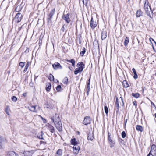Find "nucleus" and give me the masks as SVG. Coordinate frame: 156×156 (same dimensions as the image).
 Segmentation results:
<instances>
[{
    "label": "nucleus",
    "instance_id": "4d7b16f0",
    "mask_svg": "<svg viewBox=\"0 0 156 156\" xmlns=\"http://www.w3.org/2000/svg\"><path fill=\"white\" fill-rule=\"evenodd\" d=\"M127 122V120H126L125 121V125H126V123Z\"/></svg>",
    "mask_w": 156,
    "mask_h": 156
},
{
    "label": "nucleus",
    "instance_id": "37998d69",
    "mask_svg": "<svg viewBox=\"0 0 156 156\" xmlns=\"http://www.w3.org/2000/svg\"><path fill=\"white\" fill-rule=\"evenodd\" d=\"M122 136L123 138H124L126 136V133L125 131H123L122 132Z\"/></svg>",
    "mask_w": 156,
    "mask_h": 156
},
{
    "label": "nucleus",
    "instance_id": "13d9d810",
    "mask_svg": "<svg viewBox=\"0 0 156 156\" xmlns=\"http://www.w3.org/2000/svg\"><path fill=\"white\" fill-rule=\"evenodd\" d=\"M151 13L152 14H153V11L152 10H151Z\"/></svg>",
    "mask_w": 156,
    "mask_h": 156
},
{
    "label": "nucleus",
    "instance_id": "5fc2aeb1",
    "mask_svg": "<svg viewBox=\"0 0 156 156\" xmlns=\"http://www.w3.org/2000/svg\"><path fill=\"white\" fill-rule=\"evenodd\" d=\"M45 105H46V108H50V107H48V104H45Z\"/></svg>",
    "mask_w": 156,
    "mask_h": 156
},
{
    "label": "nucleus",
    "instance_id": "c85d7f7f",
    "mask_svg": "<svg viewBox=\"0 0 156 156\" xmlns=\"http://www.w3.org/2000/svg\"><path fill=\"white\" fill-rule=\"evenodd\" d=\"M67 61L68 62H69L71 63L73 67L75 66V61L74 59H72L71 60H67Z\"/></svg>",
    "mask_w": 156,
    "mask_h": 156
},
{
    "label": "nucleus",
    "instance_id": "2f4dec72",
    "mask_svg": "<svg viewBox=\"0 0 156 156\" xmlns=\"http://www.w3.org/2000/svg\"><path fill=\"white\" fill-rule=\"evenodd\" d=\"M43 133L42 132H41L40 133H39L37 135V137L41 139H44L43 137Z\"/></svg>",
    "mask_w": 156,
    "mask_h": 156
},
{
    "label": "nucleus",
    "instance_id": "aec40b11",
    "mask_svg": "<svg viewBox=\"0 0 156 156\" xmlns=\"http://www.w3.org/2000/svg\"><path fill=\"white\" fill-rule=\"evenodd\" d=\"M36 106H30V107H28L29 110L34 112H37V111L36 110Z\"/></svg>",
    "mask_w": 156,
    "mask_h": 156
},
{
    "label": "nucleus",
    "instance_id": "6e6552de",
    "mask_svg": "<svg viewBox=\"0 0 156 156\" xmlns=\"http://www.w3.org/2000/svg\"><path fill=\"white\" fill-rule=\"evenodd\" d=\"M91 122V119L89 116H86L84 117L83 123L86 125L89 124Z\"/></svg>",
    "mask_w": 156,
    "mask_h": 156
},
{
    "label": "nucleus",
    "instance_id": "4468645a",
    "mask_svg": "<svg viewBox=\"0 0 156 156\" xmlns=\"http://www.w3.org/2000/svg\"><path fill=\"white\" fill-rule=\"evenodd\" d=\"M108 140L109 141V144L110 145V147H112L114 146L115 143L111 139L110 137V135H108Z\"/></svg>",
    "mask_w": 156,
    "mask_h": 156
},
{
    "label": "nucleus",
    "instance_id": "c756f323",
    "mask_svg": "<svg viewBox=\"0 0 156 156\" xmlns=\"http://www.w3.org/2000/svg\"><path fill=\"white\" fill-rule=\"evenodd\" d=\"M132 71H133L134 74L133 78L135 79H137L138 78V75L137 74V73L136 70L134 68H133L132 69Z\"/></svg>",
    "mask_w": 156,
    "mask_h": 156
},
{
    "label": "nucleus",
    "instance_id": "6e6d98bb",
    "mask_svg": "<svg viewBox=\"0 0 156 156\" xmlns=\"http://www.w3.org/2000/svg\"><path fill=\"white\" fill-rule=\"evenodd\" d=\"M26 94H27L26 93H23V96L26 97Z\"/></svg>",
    "mask_w": 156,
    "mask_h": 156
},
{
    "label": "nucleus",
    "instance_id": "f704fd0d",
    "mask_svg": "<svg viewBox=\"0 0 156 156\" xmlns=\"http://www.w3.org/2000/svg\"><path fill=\"white\" fill-rule=\"evenodd\" d=\"M68 81V78L67 77H65L62 80V83L65 84L67 83Z\"/></svg>",
    "mask_w": 156,
    "mask_h": 156
},
{
    "label": "nucleus",
    "instance_id": "052dcab7",
    "mask_svg": "<svg viewBox=\"0 0 156 156\" xmlns=\"http://www.w3.org/2000/svg\"><path fill=\"white\" fill-rule=\"evenodd\" d=\"M154 116L155 117V118H156V113H155V114H154Z\"/></svg>",
    "mask_w": 156,
    "mask_h": 156
},
{
    "label": "nucleus",
    "instance_id": "49530a36",
    "mask_svg": "<svg viewBox=\"0 0 156 156\" xmlns=\"http://www.w3.org/2000/svg\"><path fill=\"white\" fill-rule=\"evenodd\" d=\"M64 25H63L62 27L61 28V30L63 32H64L65 31V28H64Z\"/></svg>",
    "mask_w": 156,
    "mask_h": 156
},
{
    "label": "nucleus",
    "instance_id": "ddd939ff",
    "mask_svg": "<svg viewBox=\"0 0 156 156\" xmlns=\"http://www.w3.org/2000/svg\"><path fill=\"white\" fill-rule=\"evenodd\" d=\"M73 152L76 154H77L78 153L80 150V148L79 146L74 145L73 147Z\"/></svg>",
    "mask_w": 156,
    "mask_h": 156
},
{
    "label": "nucleus",
    "instance_id": "2eb2a0df",
    "mask_svg": "<svg viewBox=\"0 0 156 156\" xmlns=\"http://www.w3.org/2000/svg\"><path fill=\"white\" fill-rule=\"evenodd\" d=\"M83 69H82V68H81L79 67L76 68L74 71V74L75 75L79 73L82 71Z\"/></svg>",
    "mask_w": 156,
    "mask_h": 156
},
{
    "label": "nucleus",
    "instance_id": "ea45409f",
    "mask_svg": "<svg viewBox=\"0 0 156 156\" xmlns=\"http://www.w3.org/2000/svg\"><path fill=\"white\" fill-rule=\"evenodd\" d=\"M132 95L133 97H134L135 98H139L140 96V94L139 93H133L132 94Z\"/></svg>",
    "mask_w": 156,
    "mask_h": 156
},
{
    "label": "nucleus",
    "instance_id": "79ce46f5",
    "mask_svg": "<svg viewBox=\"0 0 156 156\" xmlns=\"http://www.w3.org/2000/svg\"><path fill=\"white\" fill-rule=\"evenodd\" d=\"M104 110L105 113L106 114H108V109L107 106H105L104 107Z\"/></svg>",
    "mask_w": 156,
    "mask_h": 156
},
{
    "label": "nucleus",
    "instance_id": "bf43d9fd",
    "mask_svg": "<svg viewBox=\"0 0 156 156\" xmlns=\"http://www.w3.org/2000/svg\"><path fill=\"white\" fill-rule=\"evenodd\" d=\"M12 98H16V97L15 96H13Z\"/></svg>",
    "mask_w": 156,
    "mask_h": 156
},
{
    "label": "nucleus",
    "instance_id": "39448f33",
    "mask_svg": "<svg viewBox=\"0 0 156 156\" xmlns=\"http://www.w3.org/2000/svg\"><path fill=\"white\" fill-rule=\"evenodd\" d=\"M69 15L70 14L69 13L66 14L63 13L62 17V19L65 20V22L67 24L69 23L71 21Z\"/></svg>",
    "mask_w": 156,
    "mask_h": 156
},
{
    "label": "nucleus",
    "instance_id": "5701e85b",
    "mask_svg": "<svg viewBox=\"0 0 156 156\" xmlns=\"http://www.w3.org/2000/svg\"><path fill=\"white\" fill-rule=\"evenodd\" d=\"M5 111L8 115H10V110L9 106H6L5 108Z\"/></svg>",
    "mask_w": 156,
    "mask_h": 156
},
{
    "label": "nucleus",
    "instance_id": "423d86ee",
    "mask_svg": "<svg viewBox=\"0 0 156 156\" xmlns=\"http://www.w3.org/2000/svg\"><path fill=\"white\" fill-rule=\"evenodd\" d=\"M55 11V8L52 9L50 11L49 14L48 16L47 19V22L49 23V21L51 20L52 18V16L54 14Z\"/></svg>",
    "mask_w": 156,
    "mask_h": 156
},
{
    "label": "nucleus",
    "instance_id": "680f3d73",
    "mask_svg": "<svg viewBox=\"0 0 156 156\" xmlns=\"http://www.w3.org/2000/svg\"><path fill=\"white\" fill-rule=\"evenodd\" d=\"M154 42L155 43L156 45V42L154 41Z\"/></svg>",
    "mask_w": 156,
    "mask_h": 156
},
{
    "label": "nucleus",
    "instance_id": "09e8293b",
    "mask_svg": "<svg viewBox=\"0 0 156 156\" xmlns=\"http://www.w3.org/2000/svg\"><path fill=\"white\" fill-rule=\"evenodd\" d=\"M90 78H89L88 80L87 81V85H90Z\"/></svg>",
    "mask_w": 156,
    "mask_h": 156
},
{
    "label": "nucleus",
    "instance_id": "c9c22d12",
    "mask_svg": "<svg viewBox=\"0 0 156 156\" xmlns=\"http://www.w3.org/2000/svg\"><path fill=\"white\" fill-rule=\"evenodd\" d=\"M48 78L49 79V80L51 81H52V80L53 81H54V76L51 74H50Z\"/></svg>",
    "mask_w": 156,
    "mask_h": 156
},
{
    "label": "nucleus",
    "instance_id": "8fccbe9b",
    "mask_svg": "<svg viewBox=\"0 0 156 156\" xmlns=\"http://www.w3.org/2000/svg\"><path fill=\"white\" fill-rule=\"evenodd\" d=\"M149 40L151 42V41H154V40L151 37H150L149 38Z\"/></svg>",
    "mask_w": 156,
    "mask_h": 156
},
{
    "label": "nucleus",
    "instance_id": "338daca9",
    "mask_svg": "<svg viewBox=\"0 0 156 156\" xmlns=\"http://www.w3.org/2000/svg\"><path fill=\"white\" fill-rule=\"evenodd\" d=\"M43 156V155H42V156Z\"/></svg>",
    "mask_w": 156,
    "mask_h": 156
},
{
    "label": "nucleus",
    "instance_id": "864d4df0",
    "mask_svg": "<svg viewBox=\"0 0 156 156\" xmlns=\"http://www.w3.org/2000/svg\"><path fill=\"white\" fill-rule=\"evenodd\" d=\"M151 105L152 106H155L154 104L152 102H151Z\"/></svg>",
    "mask_w": 156,
    "mask_h": 156
},
{
    "label": "nucleus",
    "instance_id": "7ed1b4c3",
    "mask_svg": "<svg viewBox=\"0 0 156 156\" xmlns=\"http://www.w3.org/2000/svg\"><path fill=\"white\" fill-rule=\"evenodd\" d=\"M149 7L150 10H151V7L148 5V3L146 4V2H145L144 4V8L145 10V12L146 13L147 15L149 16L151 18H152L153 17L151 16L150 14V12L148 11V7Z\"/></svg>",
    "mask_w": 156,
    "mask_h": 156
},
{
    "label": "nucleus",
    "instance_id": "69168bd1",
    "mask_svg": "<svg viewBox=\"0 0 156 156\" xmlns=\"http://www.w3.org/2000/svg\"><path fill=\"white\" fill-rule=\"evenodd\" d=\"M155 76H156V73H155Z\"/></svg>",
    "mask_w": 156,
    "mask_h": 156
},
{
    "label": "nucleus",
    "instance_id": "e433bc0d",
    "mask_svg": "<svg viewBox=\"0 0 156 156\" xmlns=\"http://www.w3.org/2000/svg\"><path fill=\"white\" fill-rule=\"evenodd\" d=\"M85 90L87 92V94L88 95L89 93V92L90 90V85H87L86 88L85 89Z\"/></svg>",
    "mask_w": 156,
    "mask_h": 156
},
{
    "label": "nucleus",
    "instance_id": "1a4fd4ad",
    "mask_svg": "<svg viewBox=\"0 0 156 156\" xmlns=\"http://www.w3.org/2000/svg\"><path fill=\"white\" fill-rule=\"evenodd\" d=\"M97 24L96 22V20H94L92 16L90 24V26L91 28L93 29H94L97 26Z\"/></svg>",
    "mask_w": 156,
    "mask_h": 156
},
{
    "label": "nucleus",
    "instance_id": "0e129e2a",
    "mask_svg": "<svg viewBox=\"0 0 156 156\" xmlns=\"http://www.w3.org/2000/svg\"><path fill=\"white\" fill-rule=\"evenodd\" d=\"M68 155H67L66 156H68Z\"/></svg>",
    "mask_w": 156,
    "mask_h": 156
},
{
    "label": "nucleus",
    "instance_id": "f8f14e48",
    "mask_svg": "<svg viewBox=\"0 0 156 156\" xmlns=\"http://www.w3.org/2000/svg\"><path fill=\"white\" fill-rule=\"evenodd\" d=\"M93 133L92 131L89 132L87 133V139L90 140H92L94 139Z\"/></svg>",
    "mask_w": 156,
    "mask_h": 156
},
{
    "label": "nucleus",
    "instance_id": "9b49d317",
    "mask_svg": "<svg viewBox=\"0 0 156 156\" xmlns=\"http://www.w3.org/2000/svg\"><path fill=\"white\" fill-rule=\"evenodd\" d=\"M33 153V151H23V156H31Z\"/></svg>",
    "mask_w": 156,
    "mask_h": 156
},
{
    "label": "nucleus",
    "instance_id": "473e14b6",
    "mask_svg": "<svg viewBox=\"0 0 156 156\" xmlns=\"http://www.w3.org/2000/svg\"><path fill=\"white\" fill-rule=\"evenodd\" d=\"M30 65V63L29 62H27L26 65L24 69L23 70L24 72H26L28 69V68Z\"/></svg>",
    "mask_w": 156,
    "mask_h": 156
},
{
    "label": "nucleus",
    "instance_id": "3c124183",
    "mask_svg": "<svg viewBox=\"0 0 156 156\" xmlns=\"http://www.w3.org/2000/svg\"><path fill=\"white\" fill-rule=\"evenodd\" d=\"M45 142L43 141H41L40 142V144H44Z\"/></svg>",
    "mask_w": 156,
    "mask_h": 156
},
{
    "label": "nucleus",
    "instance_id": "b1692460",
    "mask_svg": "<svg viewBox=\"0 0 156 156\" xmlns=\"http://www.w3.org/2000/svg\"><path fill=\"white\" fill-rule=\"evenodd\" d=\"M62 154V151L61 149H59L56 152V156H61Z\"/></svg>",
    "mask_w": 156,
    "mask_h": 156
},
{
    "label": "nucleus",
    "instance_id": "412c9836",
    "mask_svg": "<svg viewBox=\"0 0 156 156\" xmlns=\"http://www.w3.org/2000/svg\"><path fill=\"white\" fill-rule=\"evenodd\" d=\"M48 128L51 133H53L55 132L54 128L52 125H49L48 126Z\"/></svg>",
    "mask_w": 156,
    "mask_h": 156
},
{
    "label": "nucleus",
    "instance_id": "58836bf2",
    "mask_svg": "<svg viewBox=\"0 0 156 156\" xmlns=\"http://www.w3.org/2000/svg\"><path fill=\"white\" fill-rule=\"evenodd\" d=\"M62 89L61 86L59 85H58L56 87V90L58 92H60L61 91Z\"/></svg>",
    "mask_w": 156,
    "mask_h": 156
},
{
    "label": "nucleus",
    "instance_id": "dca6fc26",
    "mask_svg": "<svg viewBox=\"0 0 156 156\" xmlns=\"http://www.w3.org/2000/svg\"><path fill=\"white\" fill-rule=\"evenodd\" d=\"M8 156H18V154L13 151H11L8 152Z\"/></svg>",
    "mask_w": 156,
    "mask_h": 156
},
{
    "label": "nucleus",
    "instance_id": "a19ab883",
    "mask_svg": "<svg viewBox=\"0 0 156 156\" xmlns=\"http://www.w3.org/2000/svg\"><path fill=\"white\" fill-rule=\"evenodd\" d=\"M25 64V62H20L19 63V66L23 68Z\"/></svg>",
    "mask_w": 156,
    "mask_h": 156
},
{
    "label": "nucleus",
    "instance_id": "7c9ffc66",
    "mask_svg": "<svg viewBox=\"0 0 156 156\" xmlns=\"http://www.w3.org/2000/svg\"><path fill=\"white\" fill-rule=\"evenodd\" d=\"M136 129L138 131H140L141 132H142L143 130V127L140 125H137L136 127Z\"/></svg>",
    "mask_w": 156,
    "mask_h": 156
},
{
    "label": "nucleus",
    "instance_id": "603ef678",
    "mask_svg": "<svg viewBox=\"0 0 156 156\" xmlns=\"http://www.w3.org/2000/svg\"><path fill=\"white\" fill-rule=\"evenodd\" d=\"M133 104L135 105H137V103H136V101H134L133 102Z\"/></svg>",
    "mask_w": 156,
    "mask_h": 156
},
{
    "label": "nucleus",
    "instance_id": "a211bd4d",
    "mask_svg": "<svg viewBox=\"0 0 156 156\" xmlns=\"http://www.w3.org/2000/svg\"><path fill=\"white\" fill-rule=\"evenodd\" d=\"M143 12H142L140 9L138 10L136 13V17H139L142 15Z\"/></svg>",
    "mask_w": 156,
    "mask_h": 156
},
{
    "label": "nucleus",
    "instance_id": "6ab92c4d",
    "mask_svg": "<svg viewBox=\"0 0 156 156\" xmlns=\"http://www.w3.org/2000/svg\"><path fill=\"white\" fill-rule=\"evenodd\" d=\"M4 139L2 137L0 136V149H2L3 148V142Z\"/></svg>",
    "mask_w": 156,
    "mask_h": 156
},
{
    "label": "nucleus",
    "instance_id": "f03ea898",
    "mask_svg": "<svg viewBox=\"0 0 156 156\" xmlns=\"http://www.w3.org/2000/svg\"><path fill=\"white\" fill-rule=\"evenodd\" d=\"M119 101L120 104L123 106L124 105V102L122 98H116V100L115 102V109L116 110V112L118 113L119 111Z\"/></svg>",
    "mask_w": 156,
    "mask_h": 156
},
{
    "label": "nucleus",
    "instance_id": "c03bdc74",
    "mask_svg": "<svg viewBox=\"0 0 156 156\" xmlns=\"http://www.w3.org/2000/svg\"><path fill=\"white\" fill-rule=\"evenodd\" d=\"M156 156V154H152V153L151 154L150 153H149L148 154L147 156Z\"/></svg>",
    "mask_w": 156,
    "mask_h": 156
},
{
    "label": "nucleus",
    "instance_id": "de8ad7c7",
    "mask_svg": "<svg viewBox=\"0 0 156 156\" xmlns=\"http://www.w3.org/2000/svg\"><path fill=\"white\" fill-rule=\"evenodd\" d=\"M41 118L42 120L43 121L44 123H45L46 122V120L45 119L43 118L42 117H41Z\"/></svg>",
    "mask_w": 156,
    "mask_h": 156
},
{
    "label": "nucleus",
    "instance_id": "cd10ccee",
    "mask_svg": "<svg viewBox=\"0 0 156 156\" xmlns=\"http://www.w3.org/2000/svg\"><path fill=\"white\" fill-rule=\"evenodd\" d=\"M129 42V39L128 37H126L124 42V45L125 47H126L127 46L128 43Z\"/></svg>",
    "mask_w": 156,
    "mask_h": 156
},
{
    "label": "nucleus",
    "instance_id": "20e7f679",
    "mask_svg": "<svg viewBox=\"0 0 156 156\" xmlns=\"http://www.w3.org/2000/svg\"><path fill=\"white\" fill-rule=\"evenodd\" d=\"M23 17L22 15L20 13H18L16 14L15 17L13 19V20L16 23H19L21 21Z\"/></svg>",
    "mask_w": 156,
    "mask_h": 156
},
{
    "label": "nucleus",
    "instance_id": "f3484780",
    "mask_svg": "<svg viewBox=\"0 0 156 156\" xmlns=\"http://www.w3.org/2000/svg\"><path fill=\"white\" fill-rule=\"evenodd\" d=\"M107 37V33L105 31H103L102 32L101 39L102 40H105Z\"/></svg>",
    "mask_w": 156,
    "mask_h": 156
},
{
    "label": "nucleus",
    "instance_id": "72a5a7b5",
    "mask_svg": "<svg viewBox=\"0 0 156 156\" xmlns=\"http://www.w3.org/2000/svg\"><path fill=\"white\" fill-rule=\"evenodd\" d=\"M46 85L47 86H48L46 87V90L47 91H49L50 90L51 88V84L50 83H48Z\"/></svg>",
    "mask_w": 156,
    "mask_h": 156
},
{
    "label": "nucleus",
    "instance_id": "a18cd8bd",
    "mask_svg": "<svg viewBox=\"0 0 156 156\" xmlns=\"http://www.w3.org/2000/svg\"><path fill=\"white\" fill-rule=\"evenodd\" d=\"M17 98H11V100L13 102H15L16 101Z\"/></svg>",
    "mask_w": 156,
    "mask_h": 156
},
{
    "label": "nucleus",
    "instance_id": "4c0bfd02",
    "mask_svg": "<svg viewBox=\"0 0 156 156\" xmlns=\"http://www.w3.org/2000/svg\"><path fill=\"white\" fill-rule=\"evenodd\" d=\"M86 52V49L85 48L83 47V50L82 51H81L80 53V55L81 56H83L84 55V54Z\"/></svg>",
    "mask_w": 156,
    "mask_h": 156
},
{
    "label": "nucleus",
    "instance_id": "e2e57ef3",
    "mask_svg": "<svg viewBox=\"0 0 156 156\" xmlns=\"http://www.w3.org/2000/svg\"><path fill=\"white\" fill-rule=\"evenodd\" d=\"M69 68L70 69V70H71L70 68V67H69Z\"/></svg>",
    "mask_w": 156,
    "mask_h": 156
},
{
    "label": "nucleus",
    "instance_id": "4be33fe9",
    "mask_svg": "<svg viewBox=\"0 0 156 156\" xmlns=\"http://www.w3.org/2000/svg\"><path fill=\"white\" fill-rule=\"evenodd\" d=\"M77 67L82 68V69H83L84 68V66H85V65L83 64V62H78L76 65Z\"/></svg>",
    "mask_w": 156,
    "mask_h": 156
},
{
    "label": "nucleus",
    "instance_id": "0eeeda50",
    "mask_svg": "<svg viewBox=\"0 0 156 156\" xmlns=\"http://www.w3.org/2000/svg\"><path fill=\"white\" fill-rule=\"evenodd\" d=\"M52 66L53 69L55 70H57L58 69H61L62 67L60 64L58 62H55L53 64Z\"/></svg>",
    "mask_w": 156,
    "mask_h": 156
},
{
    "label": "nucleus",
    "instance_id": "f257e3e1",
    "mask_svg": "<svg viewBox=\"0 0 156 156\" xmlns=\"http://www.w3.org/2000/svg\"><path fill=\"white\" fill-rule=\"evenodd\" d=\"M51 120L54 123L57 129L59 131H62V125L59 116L55 114L54 116L51 118Z\"/></svg>",
    "mask_w": 156,
    "mask_h": 156
},
{
    "label": "nucleus",
    "instance_id": "a878e982",
    "mask_svg": "<svg viewBox=\"0 0 156 156\" xmlns=\"http://www.w3.org/2000/svg\"><path fill=\"white\" fill-rule=\"evenodd\" d=\"M122 83L123 86L126 88L128 87L129 86V84L128 83V82L126 80H124L122 82Z\"/></svg>",
    "mask_w": 156,
    "mask_h": 156
},
{
    "label": "nucleus",
    "instance_id": "393cba45",
    "mask_svg": "<svg viewBox=\"0 0 156 156\" xmlns=\"http://www.w3.org/2000/svg\"><path fill=\"white\" fill-rule=\"evenodd\" d=\"M22 4V2L21 4L19 5H18L17 6V7L16 8L15 11L16 12H18L21 10L22 9L23 6H21V5Z\"/></svg>",
    "mask_w": 156,
    "mask_h": 156
},
{
    "label": "nucleus",
    "instance_id": "9d476101",
    "mask_svg": "<svg viewBox=\"0 0 156 156\" xmlns=\"http://www.w3.org/2000/svg\"><path fill=\"white\" fill-rule=\"evenodd\" d=\"M149 153L156 154V146L155 145L153 144L151 146Z\"/></svg>",
    "mask_w": 156,
    "mask_h": 156
},
{
    "label": "nucleus",
    "instance_id": "bb28decb",
    "mask_svg": "<svg viewBox=\"0 0 156 156\" xmlns=\"http://www.w3.org/2000/svg\"><path fill=\"white\" fill-rule=\"evenodd\" d=\"M71 143L72 144L74 145H76L77 144V142L75 138L71 139Z\"/></svg>",
    "mask_w": 156,
    "mask_h": 156
}]
</instances>
